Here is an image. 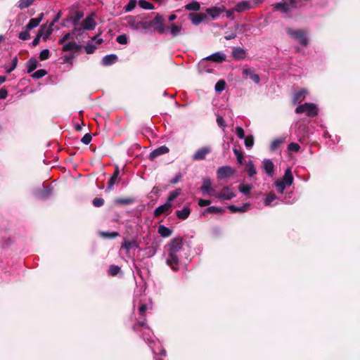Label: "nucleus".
<instances>
[{
    "label": "nucleus",
    "mask_w": 360,
    "mask_h": 360,
    "mask_svg": "<svg viewBox=\"0 0 360 360\" xmlns=\"http://www.w3.org/2000/svg\"><path fill=\"white\" fill-rule=\"evenodd\" d=\"M124 20L127 26L135 30H141L143 33L157 32L162 34L168 29L164 24L163 16L160 13H156L152 20H148L145 15H128Z\"/></svg>",
    "instance_id": "obj_1"
},
{
    "label": "nucleus",
    "mask_w": 360,
    "mask_h": 360,
    "mask_svg": "<svg viewBox=\"0 0 360 360\" xmlns=\"http://www.w3.org/2000/svg\"><path fill=\"white\" fill-rule=\"evenodd\" d=\"M183 245V238L178 237L172 239L167 245L168 256L166 259V263L174 271L179 270V258L178 253L182 249Z\"/></svg>",
    "instance_id": "obj_2"
},
{
    "label": "nucleus",
    "mask_w": 360,
    "mask_h": 360,
    "mask_svg": "<svg viewBox=\"0 0 360 360\" xmlns=\"http://www.w3.org/2000/svg\"><path fill=\"white\" fill-rule=\"evenodd\" d=\"M295 112L297 114L306 112L307 116L313 117L318 115L319 110L316 104L312 103H305L302 105H298Z\"/></svg>",
    "instance_id": "obj_3"
},
{
    "label": "nucleus",
    "mask_w": 360,
    "mask_h": 360,
    "mask_svg": "<svg viewBox=\"0 0 360 360\" xmlns=\"http://www.w3.org/2000/svg\"><path fill=\"white\" fill-rule=\"evenodd\" d=\"M286 32L291 37L299 40L300 44L302 46H305L308 44V39H307V37L305 36V33L303 30H294L292 28H287Z\"/></svg>",
    "instance_id": "obj_4"
},
{
    "label": "nucleus",
    "mask_w": 360,
    "mask_h": 360,
    "mask_svg": "<svg viewBox=\"0 0 360 360\" xmlns=\"http://www.w3.org/2000/svg\"><path fill=\"white\" fill-rule=\"evenodd\" d=\"M53 189L49 186L43 184L40 188H38L34 191V195L37 198L40 200H46L52 194Z\"/></svg>",
    "instance_id": "obj_5"
},
{
    "label": "nucleus",
    "mask_w": 360,
    "mask_h": 360,
    "mask_svg": "<svg viewBox=\"0 0 360 360\" xmlns=\"http://www.w3.org/2000/svg\"><path fill=\"white\" fill-rule=\"evenodd\" d=\"M235 173V170L230 166H223L218 168L217 171V178L219 179L230 177Z\"/></svg>",
    "instance_id": "obj_6"
},
{
    "label": "nucleus",
    "mask_w": 360,
    "mask_h": 360,
    "mask_svg": "<svg viewBox=\"0 0 360 360\" xmlns=\"http://www.w3.org/2000/svg\"><path fill=\"white\" fill-rule=\"evenodd\" d=\"M214 196L220 200H231L236 197V194L229 186H224L221 191L220 193H215Z\"/></svg>",
    "instance_id": "obj_7"
},
{
    "label": "nucleus",
    "mask_w": 360,
    "mask_h": 360,
    "mask_svg": "<svg viewBox=\"0 0 360 360\" xmlns=\"http://www.w3.org/2000/svg\"><path fill=\"white\" fill-rule=\"evenodd\" d=\"M188 18L195 25H200L202 22L207 20V15L204 13H190Z\"/></svg>",
    "instance_id": "obj_8"
},
{
    "label": "nucleus",
    "mask_w": 360,
    "mask_h": 360,
    "mask_svg": "<svg viewBox=\"0 0 360 360\" xmlns=\"http://www.w3.org/2000/svg\"><path fill=\"white\" fill-rule=\"evenodd\" d=\"M226 11V7L224 5L220 6H212L205 9L206 13L211 17L212 19L217 18L219 15Z\"/></svg>",
    "instance_id": "obj_9"
},
{
    "label": "nucleus",
    "mask_w": 360,
    "mask_h": 360,
    "mask_svg": "<svg viewBox=\"0 0 360 360\" xmlns=\"http://www.w3.org/2000/svg\"><path fill=\"white\" fill-rule=\"evenodd\" d=\"M211 153V149L208 146H205L197 150L193 155V160H202L205 159L207 154Z\"/></svg>",
    "instance_id": "obj_10"
},
{
    "label": "nucleus",
    "mask_w": 360,
    "mask_h": 360,
    "mask_svg": "<svg viewBox=\"0 0 360 360\" xmlns=\"http://www.w3.org/2000/svg\"><path fill=\"white\" fill-rule=\"evenodd\" d=\"M200 190L203 193H208L212 195L215 194L214 190L212 188V181L210 178L203 179Z\"/></svg>",
    "instance_id": "obj_11"
},
{
    "label": "nucleus",
    "mask_w": 360,
    "mask_h": 360,
    "mask_svg": "<svg viewBox=\"0 0 360 360\" xmlns=\"http://www.w3.org/2000/svg\"><path fill=\"white\" fill-rule=\"evenodd\" d=\"M308 91L305 89H302L298 91L295 92L292 96V102L294 105L300 103L304 101L307 95Z\"/></svg>",
    "instance_id": "obj_12"
},
{
    "label": "nucleus",
    "mask_w": 360,
    "mask_h": 360,
    "mask_svg": "<svg viewBox=\"0 0 360 360\" xmlns=\"http://www.w3.org/2000/svg\"><path fill=\"white\" fill-rule=\"evenodd\" d=\"M169 151V150L168 147H167L166 146H162L158 147V148L155 149L154 150H153L149 155V158H150V160H153L157 157L164 155V154H166Z\"/></svg>",
    "instance_id": "obj_13"
},
{
    "label": "nucleus",
    "mask_w": 360,
    "mask_h": 360,
    "mask_svg": "<svg viewBox=\"0 0 360 360\" xmlns=\"http://www.w3.org/2000/svg\"><path fill=\"white\" fill-rule=\"evenodd\" d=\"M263 168L266 174L272 177L274 174V165L273 162L269 159H264L263 160Z\"/></svg>",
    "instance_id": "obj_14"
},
{
    "label": "nucleus",
    "mask_w": 360,
    "mask_h": 360,
    "mask_svg": "<svg viewBox=\"0 0 360 360\" xmlns=\"http://www.w3.org/2000/svg\"><path fill=\"white\" fill-rule=\"evenodd\" d=\"M206 60L221 63L226 60V55L221 52H216L205 58Z\"/></svg>",
    "instance_id": "obj_15"
},
{
    "label": "nucleus",
    "mask_w": 360,
    "mask_h": 360,
    "mask_svg": "<svg viewBox=\"0 0 360 360\" xmlns=\"http://www.w3.org/2000/svg\"><path fill=\"white\" fill-rule=\"evenodd\" d=\"M171 207H172V204L171 203L165 202V204L158 207L154 210V217L155 218L159 217L161 214H162L167 212V211H169Z\"/></svg>",
    "instance_id": "obj_16"
},
{
    "label": "nucleus",
    "mask_w": 360,
    "mask_h": 360,
    "mask_svg": "<svg viewBox=\"0 0 360 360\" xmlns=\"http://www.w3.org/2000/svg\"><path fill=\"white\" fill-rule=\"evenodd\" d=\"M81 50V47L75 41H70L68 44H64L62 48V51L64 52L68 51H75L79 52Z\"/></svg>",
    "instance_id": "obj_17"
},
{
    "label": "nucleus",
    "mask_w": 360,
    "mask_h": 360,
    "mask_svg": "<svg viewBox=\"0 0 360 360\" xmlns=\"http://www.w3.org/2000/svg\"><path fill=\"white\" fill-rule=\"evenodd\" d=\"M44 17V13H40L39 15L37 18H31L28 22V24L26 25V28L27 30H31L34 27H37L39 23L41 22Z\"/></svg>",
    "instance_id": "obj_18"
},
{
    "label": "nucleus",
    "mask_w": 360,
    "mask_h": 360,
    "mask_svg": "<svg viewBox=\"0 0 360 360\" xmlns=\"http://www.w3.org/2000/svg\"><path fill=\"white\" fill-rule=\"evenodd\" d=\"M243 75L250 77V78L256 84L260 82L259 76L254 72V70L251 68H245L243 70Z\"/></svg>",
    "instance_id": "obj_19"
},
{
    "label": "nucleus",
    "mask_w": 360,
    "mask_h": 360,
    "mask_svg": "<svg viewBox=\"0 0 360 360\" xmlns=\"http://www.w3.org/2000/svg\"><path fill=\"white\" fill-rule=\"evenodd\" d=\"M249 203H244L242 206L237 207L233 205H229L228 209L233 213L236 212H245L250 209Z\"/></svg>",
    "instance_id": "obj_20"
},
{
    "label": "nucleus",
    "mask_w": 360,
    "mask_h": 360,
    "mask_svg": "<svg viewBox=\"0 0 360 360\" xmlns=\"http://www.w3.org/2000/svg\"><path fill=\"white\" fill-rule=\"evenodd\" d=\"M293 180H294V178H293V176L292 174L291 169H290V168H288L285 171V174H284V175H283V178H282V179L281 181L284 182V184L286 186H290V185L292 184Z\"/></svg>",
    "instance_id": "obj_21"
},
{
    "label": "nucleus",
    "mask_w": 360,
    "mask_h": 360,
    "mask_svg": "<svg viewBox=\"0 0 360 360\" xmlns=\"http://www.w3.org/2000/svg\"><path fill=\"white\" fill-rule=\"evenodd\" d=\"M120 174V169L118 167H116L113 174H112L110 179L108 182L107 191H111L113 188L114 184L118 179Z\"/></svg>",
    "instance_id": "obj_22"
},
{
    "label": "nucleus",
    "mask_w": 360,
    "mask_h": 360,
    "mask_svg": "<svg viewBox=\"0 0 360 360\" xmlns=\"http://www.w3.org/2000/svg\"><path fill=\"white\" fill-rule=\"evenodd\" d=\"M96 25V22L90 16L86 17L82 22L83 28L87 30H94Z\"/></svg>",
    "instance_id": "obj_23"
},
{
    "label": "nucleus",
    "mask_w": 360,
    "mask_h": 360,
    "mask_svg": "<svg viewBox=\"0 0 360 360\" xmlns=\"http://www.w3.org/2000/svg\"><path fill=\"white\" fill-rule=\"evenodd\" d=\"M246 56L245 49L240 47L233 48L232 51V56L236 60L244 59Z\"/></svg>",
    "instance_id": "obj_24"
},
{
    "label": "nucleus",
    "mask_w": 360,
    "mask_h": 360,
    "mask_svg": "<svg viewBox=\"0 0 360 360\" xmlns=\"http://www.w3.org/2000/svg\"><path fill=\"white\" fill-rule=\"evenodd\" d=\"M251 8L250 4L248 1H243L241 2L238 3L235 7L234 10L237 12H243L246 10H249Z\"/></svg>",
    "instance_id": "obj_25"
},
{
    "label": "nucleus",
    "mask_w": 360,
    "mask_h": 360,
    "mask_svg": "<svg viewBox=\"0 0 360 360\" xmlns=\"http://www.w3.org/2000/svg\"><path fill=\"white\" fill-rule=\"evenodd\" d=\"M191 213V209L188 207H184L181 210H176L175 214L179 219L184 220L188 217Z\"/></svg>",
    "instance_id": "obj_26"
},
{
    "label": "nucleus",
    "mask_w": 360,
    "mask_h": 360,
    "mask_svg": "<svg viewBox=\"0 0 360 360\" xmlns=\"http://www.w3.org/2000/svg\"><path fill=\"white\" fill-rule=\"evenodd\" d=\"M39 62L34 58H30L26 63V67L27 69V72H32L38 66Z\"/></svg>",
    "instance_id": "obj_27"
},
{
    "label": "nucleus",
    "mask_w": 360,
    "mask_h": 360,
    "mask_svg": "<svg viewBox=\"0 0 360 360\" xmlns=\"http://www.w3.org/2000/svg\"><path fill=\"white\" fill-rule=\"evenodd\" d=\"M117 60V56L115 54L107 55L103 57L102 63L104 65H110L115 63Z\"/></svg>",
    "instance_id": "obj_28"
},
{
    "label": "nucleus",
    "mask_w": 360,
    "mask_h": 360,
    "mask_svg": "<svg viewBox=\"0 0 360 360\" xmlns=\"http://www.w3.org/2000/svg\"><path fill=\"white\" fill-rule=\"evenodd\" d=\"M224 212V210L220 207L211 206L205 210L202 214L205 215L207 213L211 214H223Z\"/></svg>",
    "instance_id": "obj_29"
},
{
    "label": "nucleus",
    "mask_w": 360,
    "mask_h": 360,
    "mask_svg": "<svg viewBox=\"0 0 360 360\" xmlns=\"http://www.w3.org/2000/svg\"><path fill=\"white\" fill-rule=\"evenodd\" d=\"M138 247H139V245L135 240L128 241V240H124V243L122 244L121 248L125 249L127 253H128L131 248H137Z\"/></svg>",
    "instance_id": "obj_30"
},
{
    "label": "nucleus",
    "mask_w": 360,
    "mask_h": 360,
    "mask_svg": "<svg viewBox=\"0 0 360 360\" xmlns=\"http://www.w3.org/2000/svg\"><path fill=\"white\" fill-rule=\"evenodd\" d=\"M158 233L162 237L166 238L172 235V231L163 225H160L158 227Z\"/></svg>",
    "instance_id": "obj_31"
},
{
    "label": "nucleus",
    "mask_w": 360,
    "mask_h": 360,
    "mask_svg": "<svg viewBox=\"0 0 360 360\" xmlns=\"http://www.w3.org/2000/svg\"><path fill=\"white\" fill-rule=\"evenodd\" d=\"M184 8L187 11H198L200 8V4L196 1H193L189 4L184 6Z\"/></svg>",
    "instance_id": "obj_32"
},
{
    "label": "nucleus",
    "mask_w": 360,
    "mask_h": 360,
    "mask_svg": "<svg viewBox=\"0 0 360 360\" xmlns=\"http://www.w3.org/2000/svg\"><path fill=\"white\" fill-rule=\"evenodd\" d=\"M275 8L277 10L281 11V12L284 13H287L290 11V7L289 4L287 2H279L275 4L274 6Z\"/></svg>",
    "instance_id": "obj_33"
},
{
    "label": "nucleus",
    "mask_w": 360,
    "mask_h": 360,
    "mask_svg": "<svg viewBox=\"0 0 360 360\" xmlns=\"http://www.w3.org/2000/svg\"><path fill=\"white\" fill-rule=\"evenodd\" d=\"M134 202V199L131 198H117L115 200V203L116 205H126L131 204Z\"/></svg>",
    "instance_id": "obj_34"
},
{
    "label": "nucleus",
    "mask_w": 360,
    "mask_h": 360,
    "mask_svg": "<svg viewBox=\"0 0 360 360\" xmlns=\"http://www.w3.org/2000/svg\"><path fill=\"white\" fill-rule=\"evenodd\" d=\"M285 141V138H278L274 139L270 146L271 151L276 150Z\"/></svg>",
    "instance_id": "obj_35"
},
{
    "label": "nucleus",
    "mask_w": 360,
    "mask_h": 360,
    "mask_svg": "<svg viewBox=\"0 0 360 360\" xmlns=\"http://www.w3.org/2000/svg\"><path fill=\"white\" fill-rule=\"evenodd\" d=\"M40 29H43V35L41 36L43 37V39L46 41L47 39H49V36L53 32L52 26L49 25V27H46V25H42Z\"/></svg>",
    "instance_id": "obj_36"
},
{
    "label": "nucleus",
    "mask_w": 360,
    "mask_h": 360,
    "mask_svg": "<svg viewBox=\"0 0 360 360\" xmlns=\"http://www.w3.org/2000/svg\"><path fill=\"white\" fill-rule=\"evenodd\" d=\"M84 16V13L82 11H77L75 12V15L71 16V20L74 25H77L81 18Z\"/></svg>",
    "instance_id": "obj_37"
},
{
    "label": "nucleus",
    "mask_w": 360,
    "mask_h": 360,
    "mask_svg": "<svg viewBox=\"0 0 360 360\" xmlns=\"http://www.w3.org/2000/svg\"><path fill=\"white\" fill-rule=\"evenodd\" d=\"M99 234L101 237H103L104 238H110V239L115 238L120 236L119 233L117 231H112V232L102 231V232H100Z\"/></svg>",
    "instance_id": "obj_38"
},
{
    "label": "nucleus",
    "mask_w": 360,
    "mask_h": 360,
    "mask_svg": "<svg viewBox=\"0 0 360 360\" xmlns=\"http://www.w3.org/2000/svg\"><path fill=\"white\" fill-rule=\"evenodd\" d=\"M121 271V268L115 264H112L109 266L108 274L111 276H117Z\"/></svg>",
    "instance_id": "obj_39"
},
{
    "label": "nucleus",
    "mask_w": 360,
    "mask_h": 360,
    "mask_svg": "<svg viewBox=\"0 0 360 360\" xmlns=\"http://www.w3.org/2000/svg\"><path fill=\"white\" fill-rule=\"evenodd\" d=\"M48 74V72L44 69H40L31 75L33 79H39Z\"/></svg>",
    "instance_id": "obj_40"
},
{
    "label": "nucleus",
    "mask_w": 360,
    "mask_h": 360,
    "mask_svg": "<svg viewBox=\"0 0 360 360\" xmlns=\"http://www.w3.org/2000/svg\"><path fill=\"white\" fill-rule=\"evenodd\" d=\"M169 30H170V32L173 35V37H176L180 34L181 31L182 30V26L176 25L173 23V24H172Z\"/></svg>",
    "instance_id": "obj_41"
},
{
    "label": "nucleus",
    "mask_w": 360,
    "mask_h": 360,
    "mask_svg": "<svg viewBox=\"0 0 360 360\" xmlns=\"http://www.w3.org/2000/svg\"><path fill=\"white\" fill-rule=\"evenodd\" d=\"M180 193H181L180 188L170 192L166 202L171 203L173 200H174L180 195Z\"/></svg>",
    "instance_id": "obj_42"
},
{
    "label": "nucleus",
    "mask_w": 360,
    "mask_h": 360,
    "mask_svg": "<svg viewBox=\"0 0 360 360\" xmlns=\"http://www.w3.org/2000/svg\"><path fill=\"white\" fill-rule=\"evenodd\" d=\"M139 5L143 9L153 10L155 8L153 4L145 0H140L139 1Z\"/></svg>",
    "instance_id": "obj_43"
},
{
    "label": "nucleus",
    "mask_w": 360,
    "mask_h": 360,
    "mask_svg": "<svg viewBox=\"0 0 360 360\" xmlns=\"http://www.w3.org/2000/svg\"><path fill=\"white\" fill-rule=\"evenodd\" d=\"M238 189L240 192H241L242 193L245 195H248L252 189V186L249 184H240L238 186Z\"/></svg>",
    "instance_id": "obj_44"
},
{
    "label": "nucleus",
    "mask_w": 360,
    "mask_h": 360,
    "mask_svg": "<svg viewBox=\"0 0 360 360\" xmlns=\"http://www.w3.org/2000/svg\"><path fill=\"white\" fill-rule=\"evenodd\" d=\"M247 172L250 176H253L257 174L256 169L252 161H250L247 165Z\"/></svg>",
    "instance_id": "obj_45"
},
{
    "label": "nucleus",
    "mask_w": 360,
    "mask_h": 360,
    "mask_svg": "<svg viewBox=\"0 0 360 360\" xmlns=\"http://www.w3.org/2000/svg\"><path fill=\"white\" fill-rule=\"evenodd\" d=\"M226 82L224 79H220L216 83L214 89L217 92H221L224 90Z\"/></svg>",
    "instance_id": "obj_46"
},
{
    "label": "nucleus",
    "mask_w": 360,
    "mask_h": 360,
    "mask_svg": "<svg viewBox=\"0 0 360 360\" xmlns=\"http://www.w3.org/2000/svg\"><path fill=\"white\" fill-rule=\"evenodd\" d=\"M34 0H20L18 7L20 9H24L30 6H31L34 3Z\"/></svg>",
    "instance_id": "obj_47"
},
{
    "label": "nucleus",
    "mask_w": 360,
    "mask_h": 360,
    "mask_svg": "<svg viewBox=\"0 0 360 360\" xmlns=\"http://www.w3.org/2000/svg\"><path fill=\"white\" fill-rule=\"evenodd\" d=\"M276 198L275 193H269L266 195V197L264 200V205L266 206H269L271 203Z\"/></svg>",
    "instance_id": "obj_48"
},
{
    "label": "nucleus",
    "mask_w": 360,
    "mask_h": 360,
    "mask_svg": "<svg viewBox=\"0 0 360 360\" xmlns=\"http://www.w3.org/2000/svg\"><path fill=\"white\" fill-rule=\"evenodd\" d=\"M245 141V146L248 148H250L254 145V136L252 135H249L248 136H245L244 139Z\"/></svg>",
    "instance_id": "obj_49"
},
{
    "label": "nucleus",
    "mask_w": 360,
    "mask_h": 360,
    "mask_svg": "<svg viewBox=\"0 0 360 360\" xmlns=\"http://www.w3.org/2000/svg\"><path fill=\"white\" fill-rule=\"evenodd\" d=\"M233 152L235 154V155L236 156L238 162L240 165H242L243 164V152L241 150H238L237 148H233Z\"/></svg>",
    "instance_id": "obj_50"
},
{
    "label": "nucleus",
    "mask_w": 360,
    "mask_h": 360,
    "mask_svg": "<svg viewBox=\"0 0 360 360\" xmlns=\"http://www.w3.org/2000/svg\"><path fill=\"white\" fill-rule=\"evenodd\" d=\"M136 0H129L128 4L124 7L126 12L132 11L136 6Z\"/></svg>",
    "instance_id": "obj_51"
},
{
    "label": "nucleus",
    "mask_w": 360,
    "mask_h": 360,
    "mask_svg": "<svg viewBox=\"0 0 360 360\" xmlns=\"http://www.w3.org/2000/svg\"><path fill=\"white\" fill-rule=\"evenodd\" d=\"M275 185H276L278 192L280 193H283L285 188V186H286V185L284 184V182L279 180V181H276Z\"/></svg>",
    "instance_id": "obj_52"
},
{
    "label": "nucleus",
    "mask_w": 360,
    "mask_h": 360,
    "mask_svg": "<svg viewBox=\"0 0 360 360\" xmlns=\"http://www.w3.org/2000/svg\"><path fill=\"white\" fill-rule=\"evenodd\" d=\"M43 35V29H39L37 37L32 41V46H36L39 44L40 39Z\"/></svg>",
    "instance_id": "obj_53"
},
{
    "label": "nucleus",
    "mask_w": 360,
    "mask_h": 360,
    "mask_svg": "<svg viewBox=\"0 0 360 360\" xmlns=\"http://www.w3.org/2000/svg\"><path fill=\"white\" fill-rule=\"evenodd\" d=\"M50 52L49 49H44L39 53V59L41 60H45L49 58Z\"/></svg>",
    "instance_id": "obj_54"
},
{
    "label": "nucleus",
    "mask_w": 360,
    "mask_h": 360,
    "mask_svg": "<svg viewBox=\"0 0 360 360\" xmlns=\"http://www.w3.org/2000/svg\"><path fill=\"white\" fill-rule=\"evenodd\" d=\"M148 309V306L146 304H142L139 308V313L141 318H144L146 316V312Z\"/></svg>",
    "instance_id": "obj_55"
},
{
    "label": "nucleus",
    "mask_w": 360,
    "mask_h": 360,
    "mask_svg": "<svg viewBox=\"0 0 360 360\" xmlns=\"http://www.w3.org/2000/svg\"><path fill=\"white\" fill-rule=\"evenodd\" d=\"M18 57L17 56H15L13 60H12V62H11V68H9L6 72L8 73H11L13 70H14L15 69V68L17 67V65H18Z\"/></svg>",
    "instance_id": "obj_56"
},
{
    "label": "nucleus",
    "mask_w": 360,
    "mask_h": 360,
    "mask_svg": "<svg viewBox=\"0 0 360 360\" xmlns=\"http://www.w3.org/2000/svg\"><path fill=\"white\" fill-rule=\"evenodd\" d=\"M93 205L96 207H100L104 205V200L101 198H95L93 200Z\"/></svg>",
    "instance_id": "obj_57"
},
{
    "label": "nucleus",
    "mask_w": 360,
    "mask_h": 360,
    "mask_svg": "<svg viewBox=\"0 0 360 360\" xmlns=\"http://www.w3.org/2000/svg\"><path fill=\"white\" fill-rule=\"evenodd\" d=\"M300 148V145L296 143H290L288 146V150L292 151V152H298Z\"/></svg>",
    "instance_id": "obj_58"
},
{
    "label": "nucleus",
    "mask_w": 360,
    "mask_h": 360,
    "mask_svg": "<svg viewBox=\"0 0 360 360\" xmlns=\"http://www.w3.org/2000/svg\"><path fill=\"white\" fill-rule=\"evenodd\" d=\"M116 41L120 44H127V37L126 34H121L117 37Z\"/></svg>",
    "instance_id": "obj_59"
},
{
    "label": "nucleus",
    "mask_w": 360,
    "mask_h": 360,
    "mask_svg": "<svg viewBox=\"0 0 360 360\" xmlns=\"http://www.w3.org/2000/svg\"><path fill=\"white\" fill-rule=\"evenodd\" d=\"M236 133L239 139H244L245 138L244 129L241 127L236 128Z\"/></svg>",
    "instance_id": "obj_60"
},
{
    "label": "nucleus",
    "mask_w": 360,
    "mask_h": 360,
    "mask_svg": "<svg viewBox=\"0 0 360 360\" xmlns=\"http://www.w3.org/2000/svg\"><path fill=\"white\" fill-rule=\"evenodd\" d=\"M29 31L30 30H27L26 29L25 31H23V32H21L19 35H18V37L19 39H20L21 40H27L30 39V33H29Z\"/></svg>",
    "instance_id": "obj_61"
},
{
    "label": "nucleus",
    "mask_w": 360,
    "mask_h": 360,
    "mask_svg": "<svg viewBox=\"0 0 360 360\" xmlns=\"http://www.w3.org/2000/svg\"><path fill=\"white\" fill-rule=\"evenodd\" d=\"M92 139V136L89 133H86V134H84V136L81 139V141L85 144V145H88L91 141Z\"/></svg>",
    "instance_id": "obj_62"
},
{
    "label": "nucleus",
    "mask_w": 360,
    "mask_h": 360,
    "mask_svg": "<svg viewBox=\"0 0 360 360\" xmlns=\"http://www.w3.org/2000/svg\"><path fill=\"white\" fill-rule=\"evenodd\" d=\"M85 51L88 54H91L94 53L95 50L96 49V46L93 44H87L85 47Z\"/></svg>",
    "instance_id": "obj_63"
},
{
    "label": "nucleus",
    "mask_w": 360,
    "mask_h": 360,
    "mask_svg": "<svg viewBox=\"0 0 360 360\" xmlns=\"http://www.w3.org/2000/svg\"><path fill=\"white\" fill-rule=\"evenodd\" d=\"M182 179V175L181 173H178L175 175V176L170 180L169 183L170 184H177L179 181H180Z\"/></svg>",
    "instance_id": "obj_64"
}]
</instances>
